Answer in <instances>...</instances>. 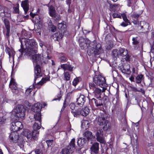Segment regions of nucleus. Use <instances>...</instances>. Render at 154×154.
I'll return each instance as SVG.
<instances>
[{
	"label": "nucleus",
	"instance_id": "nucleus-51",
	"mask_svg": "<svg viewBox=\"0 0 154 154\" xmlns=\"http://www.w3.org/2000/svg\"><path fill=\"white\" fill-rule=\"evenodd\" d=\"M19 6L18 5H17L16 7H13L14 12L15 13H19Z\"/></svg>",
	"mask_w": 154,
	"mask_h": 154
},
{
	"label": "nucleus",
	"instance_id": "nucleus-17",
	"mask_svg": "<svg viewBox=\"0 0 154 154\" xmlns=\"http://www.w3.org/2000/svg\"><path fill=\"white\" fill-rule=\"evenodd\" d=\"M42 108V105L39 103H37L35 104L34 106H32V110L34 112H40L41 109Z\"/></svg>",
	"mask_w": 154,
	"mask_h": 154
},
{
	"label": "nucleus",
	"instance_id": "nucleus-2",
	"mask_svg": "<svg viewBox=\"0 0 154 154\" xmlns=\"http://www.w3.org/2000/svg\"><path fill=\"white\" fill-rule=\"evenodd\" d=\"M90 42L89 40L82 37H80L79 39V45L81 49L85 50L88 48V52L94 54V56L96 57L103 52L101 45L99 43L93 44L88 48Z\"/></svg>",
	"mask_w": 154,
	"mask_h": 154
},
{
	"label": "nucleus",
	"instance_id": "nucleus-48",
	"mask_svg": "<svg viewBox=\"0 0 154 154\" xmlns=\"http://www.w3.org/2000/svg\"><path fill=\"white\" fill-rule=\"evenodd\" d=\"M80 78H76L74 79L72 82L73 85L75 86L79 81Z\"/></svg>",
	"mask_w": 154,
	"mask_h": 154
},
{
	"label": "nucleus",
	"instance_id": "nucleus-22",
	"mask_svg": "<svg viewBox=\"0 0 154 154\" xmlns=\"http://www.w3.org/2000/svg\"><path fill=\"white\" fill-rule=\"evenodd\" d=\"M48 9L49 14L50 16L52 17H54L55 15L57 14L54 7L52 5H51L49 7Z\"/></svg>",
	"mask_w": 154,
	"mask_h": 154
},
{
	"label": "nucleus",
	"instance_id": "nucleus-21",
	"mask_svg": "<svg viewBox=\"0 0 154 154\" xmlns=\"http://www.w3.org/2000/svg\"><path fill=\"white\" fill-rule=\"evenodd\" d=\"M23 135L26 137L29 140L32 139V134H31V132L28 129L25 130L23 132Z\"/></svg>",
	"mask_w": 154,
	"mask_h": 154
},
{
	"label": "nucleus",
	"instance_id": "nucleus-53",
	"mask_svg": "<svg viewBox=\"0 0 154 154\" xmlns=\"http://www.w3.org/2000/svg\"><path fill=\"white\" fill-rule=\"evenodd\" d=\"M113 46L112 44L110 43L109 44H107L105 47L107 50H109L112 48Z\"/></svg>",
	"mask_w": 154,
	"mask_h": 154
},
{
	"label": "nucleus",
	"instance_id": "nucleus-6",
	"mask_svg": "<svg viewBox=\"0 0 154 154\" xmlns=\"http://www.w3.org/2000/svg\"><path fill=\"white\" fill-rule=\"evenodd\" d=\"M89 86L90 90L94 93V97L97 98H101V96L102 93L101 90L97 88L93 82L89 83Z\"/></svg>",
	"mask_w": 154,
	"mask_h": 154
},
{
	"label": "nucleus",
	"instance_id": "nucleus-38",
	"mask_svg": "<svg viewBox=\"0 0 154 154\" xmlns=\"http://www.w3.org/2000/svg\"><path fill=\"white\" fill-rule=\"evenodd\" d=\"M5 28L6 29H4L3 33L5 35L6 37L8 38L10 36V28Z\"/></svg>",
	"mask_w": 154,
	"mask_h": 154
},
{
	"label": "nucleus",
	"instance_id": "nucleus-44",
	"mask_svg": "<svg viewBox=\"0 0 154 154\" xmlns=\"http://www.w3.org/2000/svg\"><path fill=\"white\" fill-rule=\"evenodd\" d=\"M64 77L66 81L70 80V75L69 72H66L64 73Z\"/></svg>",
	"mask_w": 154,
	"mask_h": 154
},
{
	"label": "nucleus",
	"instance_id": "nucleus-4",
	"mask_svg": "<svg viewBox=\"0 0 154 154\" xmlns=\"http://www.w3.org/2000/svg\"><path fill=\"white\" fill-rule=\"evenodd\" d=\"M93 82L97 85H98L103 89L107 87L106 80L104 77L100 75L95 76L93 78Z\"/></svg>",
	"mask_w": 154,
	"mask_h": 154
},
{
	"label": "nucleus",
	"instance_id": "nucleus-15",
	"mask_svg": "<svg viewBox=\"0 0 154 154\" xmlns=\"http://www.w3.org/2000/svg\"><path fill=\"white\" fill-rule=\"evenodd\" d=\"M21 6L24 11V14H26L29 10V5L28 0H25L21 2Z\"/></svg>",
	"mask_w": 154,
	"mask_h": 154
},
{
	"label": "nucleus",
	"instance_id": "nucleus-58",
	"mask_svg": "<svg viewBox=\"0 0 154 154\" xmlns=\"http://www.w3.org/2000/svg\"><path fill=\"white\" fill-rule=\"evenodd\" d=\"M71 0H66V4L68 5V7H70V4L71 3Z\"/></svg>",
	"mask_w": 154,
	"mask_h": 154
},
{
	"label": "nucleus",
	"instance_id": "nucleus-18",
	"mask_svg": "<svg viewBox=\"0 0 154 154\" xmlns=\"http://www.w3.org/2000/svg\"><path fill=\"white\" fill-rule=\"evenodd\" d=\"M99 144L97 142L94 143L91 147V151L95 154H97L99 152Z\"/></svg>",
	"mask_w": 154,
	"mask_h": 154
},
{
	"label": "nucleus",
	"instance_id": "nucleus-60",
	"mask_svg": "<svg viewBox=\"0 0 154 154\" xmlns=\"http://www.w3.org/2000/svg\"><path fill=\"white\" fill-rule=\"evenodd\" d=\"M32 91V89L30 88L27 89L26 91V93L27 94H29Z\"/></svg>",
	"mask_w": 154,
	"mask_h": 154
},
{
	"label": "nucleus",
	"instance_id": "nucleus-12",
	"mask_svg": "<svg viewBox=\"0 0 154 154\" xmlns=\"http://www.w3.org/2000/svg\"><path fill=\"white\" fill-rule=\"evenodd\" d=\"M17 84L14 82L13 79H11L10 81L9 86L12 90V92L15 94H17L18 93Z\"/></svg>",
	"mask_w": 154,
	"mask_h": 154
},
{
	"label": "nucleus",
	"instance_id": "nucleus-47",
	"mask_svg": "<svg viewBox=\"0 0 154 154\" xmlns=\"http://www.w3.org/2000/svg\"><path fill=\"white\" fill-rule=\"evenodd\" d=\"M139 14H137L134 13H133L131 15V17L132 18L136 20H137V19L139 17Z\"/></svg>",
	"mask_w": 154,
	"mask_h": 154
},
{
	"label": "nucleus",
	"instance_id": "nucleus-34",
	"mask_svg": "<svg viewBox=\"0 0 154 154\" xmlns=\"http://www.w3.org/2000/svg\"><path fill=\"white\" fill-rule=\"evenodd\" d=\"M66 25L62 23H58L57 27L58 29L61 31V32H62L63 31L64 32L66 27Z\"/></svg>",
	"mask_w": 154,
	"mask_h": 154
},
{
	"label": "nucleus",
	"instance_id": "nucleus-32",
	"mask_svg": "<svg viewBox=\"0 0 154 154\" xmlns=\"http://www.w3.org/2000/svg\"><path fill=\"white\" fill-rule=\"evenodd\" d=\"M43 152L42 149L41 148H37L35 150V151L32 152L31 154H43Z\"/></svg>",
	"mask_w": 154,
	"mask_h": 154
},
{
	"label": "nucleus",
	"instance_id": "nucleus-3",
	"mask_svg": "<svg viewBox=\"0 0 154 154\" xmlns=\"http://www.w3.org/2000/svg\"><path fill=\"white\" fill-rule=\"evenodd\" d=\"M36 53H35L30 55L32 57L34 64L35 63L36 64V66L34 68L35 81L37 78L42 76V74L40 66L38 64V63H40L41 62L40 55L36 54Z\"/></svg>",
	"mask_w": 154,
	"mask_h": 154
},
{
	"label": "nucleus",
	"instance_id": "nucleus-33",
	"mask_svg": "<svg viewBox=\"0 0 154 154\" xmlns=\"http://www.w3.org/2000/svg\"><path fill=\"white\" fill-rule=\"evenodd\" d=\"M10 10L7 7L6 8L3 14V17H10L11 16Z\"/></svg>",
	"mask_w": 154,
	"mask_h": 154
},
{
	"label": "nucleus",
	"instance_id": "nucleus-9",
	"mask_svg": "<svg viewBox=\"0 0 154 154\" xmlns=\"http://www.w3.org/2000/svg\"><path fill=\"white\" fill-rule=\"evenodd\" d=\"M85 102V96L80 93L79 97L76 99L77 104L79 106L82 107L84 105Z\"/></svg>",
	"mask_w": 154,
	"mask_h": 154
},
{
	"label": "nucleus",
	"instance_id": "nucleus-16",
	"mask_svg": "<svg viewBox=\"0 0 154 154\" xmlns=\"http://www.w3.org/2000/svg\"><path fill=\"white\" fill-rule=\"evenodd\" d=\"M84 137H86L87 140H92L95 138V136L92 135V132L89 131H85L83 134Z\"/></svg>",
	"mask_w": 154,
	"mask_h": 154
},
{
	"label": "nucleus",
	"instance_id": "nucleus-61",
	"mask_svg": "<svg viewBox=\"0 0 154 154\" xmlns=\"http://www.w3.org/2000/svg\"><path fill=\"white\" fill-rule=\"evenodd\" d=\"M70 107L72 109H74L75 107V105L74 103H71L70 105Z\"/></svg>",
	"mask_w": 154,
	"mask_h": 154
},
{
	"label": "nucleus",
	"instance_id": "nucleus-35",
	"mask_svg": "<svg viewBox=\"0 0 154 154\" xmlns=\"http://www.w3.org/2000/svg\"><path fill=\"white\" fill-rule=\"evenodd\" d=\"M73 151H71L69 149V148L68 147L64 148L62 150L61 152V154H69V153H72Z\"/></svg>",
	"mask_w": 154,
	"mask_h": 154
},
{
	"label": "nucleus",
	"instance_id": "nucleus-23",
	"mask_svg": "<svg viewBox=\"0 0 154 154\" xmlns=\"http://www.w3.org/2000/svg\"><path fill=\"white\" fill-rule=\"evenodd\" d=\"M81 115L83 116H86L89 113L90 109L87 107H85L80 110Z\"/></svg>",
	"mask_w": 154,
	"mask_h": 154
},
{
	"label": "nucleus",
	"instance_id": "nucleus-20",
	"mask_svg": "<svg viewBox=\"0 0 154 154\" xmlns=\"http://www.w3.org/2000/svg\"><path fill=\"white\" fill-rule=\"evenodd\" d=\"M61 67L64 70H68L70 72H72L73 71V66L70 64H61L60 65Z\"/></svg>",
	"mask_w": 154,
	"mask_h": 154
},
{
	"label": "nucleus",
	"instance_id": "nucleus-39",
	"mask_svg": "<svg viewBox=\"0 0 154 154\" xmlns=\"http://www.w3.org/2000/svg\"><path fill=\"white\" fill-rule=\"evenodd\" d=\"M143 77V75L142 74L138 75L136 78V82L137 84L140 83Z\"/></svg>",
	"mask_w": 154,
	"mask_h": 154
},
{
	"label": "nucleus",
	"instance_id": "nucleus-8",
	"mask_svg": "<svg viewBox=\"0 0 154 154\" xmlns=\"http://www.w3.org/2000/svg\"><path fill=\"white\" fill-rule=\"evenodd\" d=\"M23 127L22 123L19 121L13 122L11 125V128L13 132L17 131L22 128Z\"/></svg>",
	"mask_w": 154,
	"mask_h": 154
},
{
	"label": "nucleus",
	"instance_id": "nucleus-29",
	"mask_svg": "<svg viewBox=\"0 0 154 154\" xmlns=\"http://www.w3.org/2000/svg\"><path fill=\"white\" fill-rule=\"evenodd\" d=\"M34 115V118L35 120L37 121L38 122H41V115L40 112H36Z\"/></svg>",
	"mask_w": 154,
	"mask_h": 154
},
{
	"label": "nucleus",
	"instance_id": "nucleus-24",
	"mask_svg": "<svg viewBox=\"0 0 154 154\" xmlns=\"http://www.w3.org/2000/svg\"><path fill=\"white\" fill-rule=\"evenodd\" d=\"M63 36V35H62V32H60V31L58 32L55 33L53 35L54 40L58 41L62 38Z\"/></svg>",
	"mask_w": 154,
	"mask_h": 154
},
{
	"label": "nucleus",
	"instance_id": "nucleus-13",
	"mask_svg": "<svg viewBox=\"0 0 154 154\" xmlns=\"http://www.w3.org/2000/svg\"><path fill=\"white\" fill-rule=\"evenodd\" d=\"M9 137L11 142L14 143H16L18 142L19 136L17 132H12Z\"/></svg>",
	"mask_w": 154,
	"mask_h": 154
},
{
	"label": "nucleus",
	"instance_id": "nucleus-40",
	"mask_svg": "<svg viewBox=\"0 0 154 154\" xmlns=\"http://www.w3.org/2000/svg\"><path fill=\"white\" fill-rule=\"evenodd\" d=\"M67 58L64 55L60 57L59 58V60L61 63H63L67 61Z\"/></svg>",
	"mask_w": 154,
	"mask_h": 154
},
{
	"label": "nucleus",
	"instance_id": "nucleus-26",
	"mask_svg": "<svg viewBox=\"0 0 154 154\" xmlns=\"http://www.w3.org/2000/svg\"><path fill=\"white\" fill-rule=\"evenodd\" d=\"M130 68V66L128 65L124 66L121 69L122 72L127 74H130L131 73V71Z\"/></svg>",
	"mask_w": 154,
	"mask_h": 154
},
{
	"label": "nucleus",
	"instance_id": "nucleus-52",
	"mask_svg": "<svg viewBox=\"0 0 154 154\" xmlns=\"http://www.w3.org/2000/svg\"><path fill=\"white\" fill-rule=\"evenodd\" d=\"M53 142V140H48L46 141V143L48 147H51Z\"/></svg>",
	"mask_w": 154,
	"mask_h": 154
},
{
	"label": "nucleus",
	"instance_id": "nucleus-62",
	"mask_svg": "<svg viewBox=\"0 0 154 154\" xmlns=\"http://www.w3.org/2000/svg\"><path fill=\"white\" fill-rule=\"evenodd\" d=\"M66 105H67L66 104V100H64V102L63 106V107H62V110L64 109L66 107Z\"/></svg>",
	"mask_w": 154,
	"mask_h": 154
},
{
	"label": "nucleus",
	"instance_id": "nucleus-50",
	"mask_svg": "<svg viewBox=\"0 0 154 154\" xmlns=\"http://www.w3.org/2000/svg\"><path fill=\"white\" fill-rule=\"evenodd\" d=\"M49 28L52 32H55L56 30V27L52 24L49 25Z\"/></svg>",
	"mask_w": 154,
	"mask_h": 154
},
{
	"label": "nucleus",
	"instance_id": "nucleus-31",
	"mask_svg": "<svg viewBox=\"0 0 154 154\" xmlns=\"http://www.w3.org/2000/svg\"><path fill=\"white\" fill-rule=\"evenodd\" d=\"M41 123L40 122H35L33 126L34 130H37L41 128Z\"/></svg>",
	"mask_w": 154,
	"mask_h": 154
},
{
	"label": "nucleus",
	"instance_id": "nucleus-11",
	"mask_svg": "<svg viewBox=\"0 0 154 154\" xmlns=\"http://www.w3.org/2000/svg\"><path fill=\"white\" fill-rule=\"evenodd\" d=\"M50 78L47 77L42 79V80L40 82L36 83L35 81V79L34 80V82L33 84V88H37L38 89L40 88L41 86L44 83L46 82L47 81H49Z\"/></svg>",
	"mask_w": 154,
	"mask_h": 154
},
{
	"label": "nucleus",
	"instance_id": "nucleus-42",
	"mask_svg": "<svg viewBox=\"0 0 154 154\" xmlns=\"http://www.w3.org/2000/svg\"><path fill=\"white\" fill-rule=\"evenodd\" d=\"M6 7L0 5V16L3 17V14Z\"/></svg>",
	"mask_w": 154,
	"mask_h": 154
},
{
	"label": "nucleus",
	"instance_id": "nucleus-36",
	"mask_svg": "<svg viewBox=\"0 0 154 154\" xmlns=\"http://www.w3.org/2000/svg\"><path fill=\"white\" fill-rule=\"evenodd\" d=\"M119 54V51L117 49H114L112 51V55L114 59L118 57Z\"/></svg>",
	"mask_w": 154,
	"mask_h": 154
},
{
	"label": "nucleus",
	"instance_id": "nucleus-25",
	"mask_svg": "<svg viewBox=\"0 0 154 154\" xmlns=\"http://www.w3.org/2000/svg\"><path fill=\"white\" fill-rule=\"evenodd\" d=\"M75 138H73L71 141L69 145L67 146L69 148V149L71 151H73L75 149Z\"/></svg>",
	"mask_w": 154,
	"mask_h": 154
},
{
	"label": "nucleus",
	"instance_id": "nucleus-59",
	"mask_svg": "<svg viewBox=\"0 0 154 154\" xmlns=\"http://www.w3.org/2000/svg\"><path fill=\"white\" fill-rule=\"evenodd\" d=\"M129 25V24H127L126 23L123 22L122 23H121L120 25L123 27H125Z\"/></svg>",
	"mask_w": 154,
	"mask_h": 154
},
{
	"label": "nucleus",
	"instance_id": "nucleus-45",
	"mask_svg": "<svg viewBox=\"0 0 154 154\" xmlns=\"http://www.w3.org/2000/svg\"><path fill=\"white\" fill-rule=\"evenodd\" d=\"M24 142L25 141L23 140L22 138H19V137H18V141L17 143H18V145L19 146H21L23 145Z\"/></svg>",
	"mask_w": 154,
	"mask_h": 154
},
{
	"label": "nucleus",
	"instance_id": "nucleus-37",
	"mask_svg": "<svg viewBox=\"0 0 154 154\" xmlns=\"http://www.w3.org/2000/svg\"><path fill=\"white\" fill-rule=\"evenodd\" d=\"M31 134H32V139L36 140L38 134V131L37 130H33L31 133Z\"/></svg>",
	"mask_w": 154,
	"mask_h": 154
},
{
	"label": "nucleus",
	"instance_id": "nucleus-55",
	"mask_svg": "<svg viewBox=\"0 0 154 154\" xmlns=\"http://www.w3.org/2000/svg\"><path fill=\"white\" fill-rule=\"evenodd\" d=\"M112 16L114 18L117 17L121 18V16L120 15L116 13L113 14H112Z\"/></svg>",
	"mask_w": 154,
	"mask_h": 154
},
{
	"label": "nucleus",
	"instance_id": "nucleus-19",
	"mask_svg": "<svg viewBox=\"0 0 154 154\" xmlns=\"http://www.w3.org/2000/svg\"><path fill=\"white\" fill-rule=\"evenodd\" d=\"M87 140L85 138H80L78 139L77 141V144L79 146H82L85 145L87 142Z\"/></svg>",
	"mask_w": 154,
	"mask_h": 154
},
{
	"label": "nucleus",
	"instance_id": "nucleus-64",
	"mask_svg": "<svg viewBox=\"0 0 154 154\" xmlns=\"http://www.w3.org/2000/svg\"><path fill=\"white\" fill-rule=\"evenodd\" d=\"M29 15H27L26 16H23V18H24V20H27L29 19Z\"/></svg>",
	"mask_w": 154,
	"mask_h": 154
},
{
	"label": "nucleus",
	"instance_id": "nucleus-7",
	"mask_svg": "<svg viewBox=\"0 0 154 154\" xmlns=\"http://www.w3.org/2000/svg\"><path fill=\"white\" fill-rule=\"evenodd\" d=\"M96 119L98 124L100 126L103 125V124L107 120L106 114L103 113H100V115H98Z\"/></svg>",
	"mask_w": 154,
	"mask_h": 154
},
{
	"label": "nucleus",
	"instance_id": "nucleus-46",
	"mask_svg": "<svg viewBox=\"0 0 154 154\" xmlns=\"http://www.w3.org/2000/svg\"><path fill=\"white\" fill-rule=\"evenodd\" d=\"M4 23L5 28H10L9 21L7 19H4Z\"/></svg>",
	"mask_w": 154,
	"mask_h": 154
},
{
	"label": "nucleus",
	"instance_id": "nucleus-57",
	"mask_svg": "<svg viewBox=\"0 0 154 154\" xmlns=\"http://www.w3.org/2000/svg\"><path fill=\"white\" fill-rule=\"evenodd\" d=\"M30 15L33 18H34L35 16L36 18H39V17L38 15H37L36 14H33L32 12H31L30 13Z\"/></svg>",
	"mask_w": 154,
	"mask_h": 154
},
{
	"label": "nucleus",
	"instance_id": "nucleus-56",
	"mask_svg": "<svg viewBox=\"0 0 154 154\" xmlns=\"http://www.w3.org/2000/svg\"><path fill=\"white\" fill-rule=\"evenodd\" d=\"M61 94H58V96H57V97H55L54 98L53 100V101L54 100H58L59 101L60 100L61 98Z\"/></svg>",
	"mask_w": 154,
	"mask_h": 154
},
{
	"label": "nucleus",
	"instance_id": "nucleus-54",
	"mask_svg": "<svg viewBox=\"0 0 154 154\" xmlns=\"http://www.w3.org/2000/svg\"><path fill=\"white\" fill-rule=\"evenodd\" d=\"M6 121V119L4 116H3L2 117H0V124H4Z\"/></svg>",
	"mask_w": 154,
	"mask_h": 154
},
{
	"label": "nucleus",
	"instance_id": "nucleus-28",
	"mask_svg": "<svg viewBox=\"0 0 154 154\" xmlns=\"http://www.w3.org/2000/svg\"><path fill=\"white\" fill-rule=\"evenodd\" d=\"M119 52V54L122 57L125 56L128 53L127 50L123 48H120Z\"/></svg>",
	"mask_w": 154,
	"mask_h": 154
},
{
	"label": "nucleus",
	"instance_id": "nucleus-49",
	"mask_svg": "<svg viewBox=\"0 0 154 154\" xmlns=\"http://www.w3.org/2000/svg\"><path fill=\"white\" fill-rule=\"evenodd\" d=\"M52 17L55 20L57 21L61 20V17L60 15L57 14H56L55 16H54V17Z\"/></svg>",
	"mask_w": 154,
	"mask_h": 154
},
{
	"label": "nucleus",
	"instance_id": "nucleus-10",
	"mask_svg": "<svg viewBox=\"0 0 154 154\" xmlns=\"http://www.w3.org/2000/svg\"><path fill=\"white\" fill-rule=\"evenodd\" d=\"M103 131L102 129H99L97 131L96 137L97 141L101 143H105V140L103 137Z\"/></svg>",
	"mask_w": 154,
	"mask_h": 154
},
{
	"label": "nucleus",
	"instance_id": "nucleus-30",
	"mask_svg": "<svg viewBox=\"0 0 154 154\" xmlns=\"http://www.w3.org/2000/svg\"><path fill=\"white\" fill-rule=\"evenodd\" d=\"M132 43L134 45V47H135L136 46H137L140 42L139 38L137 37H134L132 38Z\"/></svg>",
	"mask_w": 154,
	"mask_h": 154
},
{
	"label": "nucleus",
	"instance_id": "nucleus-5",
	"mask_svg": "<svg viewBox=\"0 0 154 154\" xmlns=\"http://www.w3.org/2000/svg\"><path fill=\"white\" fill-rule=\"evenodd\" d=\"M25 109L23 105L19 104L14 109L13 112H14L15 116L23 119L25 116Z\"/></svg>",
	"mask_w": 154,
	"mask_h": 154
},
{
	"label": "nucleus",
	"instance_id": "nucleus-41",
	"mask_svg": "<svg viewBox=\"0 0 154 154\" xmlns=\"http://www.w3.org/2000/svg\"><path fill=\"white\" fill-rule=\"evenodd\" d=\"M72 113L74 117H77L80 115H81V113L80 109L76 110L74 112H72Z\"/></svg>",
	"mask_w": 154,
	"mask_h": 154
},
{
	"label": "nucleus",
	"instance_id": "nucleus-1",
	"mask_svg": "<svg viewBox=\"0 0 154 154\" xmlns=\"http://www.w3.org/2000/svg\"><path fill=\"white\" fill-rule=\"evenodd\" d=\"M21 43V49L19 51L21 55H24L28 57L36 53L37 51L38 45L36 42L33 39H29L26 38H22L20 39Z\"/></svg>",
	"mask_w": 154,
	"mask_h": 154
},
{
	"label": "nucleus",
	"instance_id": "nucleus-63",
	"mask_svg": "<svg viewBox=\"0 0 154 154\" xmlns=\"http://www.w3.org/2000/svg\"><path fill=\"white\" fill-rule=\"evenodd\" d=\"M118 5L115 4H111L110 5V7L112 8H116L117 7H118Z\"/></svg>",
	"mask_w": 154,
	"mask_h": 154
},
{
	"label": "nucleus",
	"instance_id": "nucleus-43",
	"mask_svg": "<svg viewBox=\"0 0 154 154\" xmlns=\"http://www.w3.org/2000/svg\"><path fill=\"white\" fill-rule=\"evenodd\" d=\"M89 122L87 120H84L83 121L82 125V126H84L85 128H87L89 126Z\"/></svg>",
	"mask_w": 154,
	"mask_h": 154
},
{
	"label": "nucleus",
	"instance_id": "nucleus-27",
	"mask_svg": "<svg viewBox=\"0 0 154 154\" xmlns=\"http://www.w3.org/2000/svg\"><path fill=\"white\" fill-rule=\"evenodd\" d=\"M103 129L104 131H107L110 129L111 128V124L107 120L103 124Z\"/></svg>",
	"mask_w": 154,
	"mask_h": 154
},
{
	"label": "nucleus",
	"instance_id": "nucleus-14",
	"mask_svg": "<svg viewBox=\"0 0 154 154\" xmlns=\"http://www.w3.org/2000/svg\"><path fill=\"white\" fill-rule=\"evenodd\" d=\"M97 99H96L94 98L90 100L89 99V103L91 102H94L96 107L99 108L101 106H103L102 99L97 98Z\"/></svg>",
	"mask_w": 154,
	"mask_h": 154
}]
</instances>
